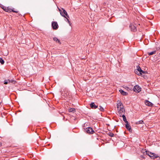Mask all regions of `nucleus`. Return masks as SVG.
Wrapping results in <instances>:
<instances>
[{
  "label": "nucleus",
  "instance_id": "1",
  "mask_svg": "<svg viewBox=\"0 0 160 160\" xmlns=\"http://www.w3.org/2000/svg\"><path fill=\"white\" fill-rule=\"evenodd\" d=\"M117 107L118 108V115L119 116L121 117L122 114H125V109L123 104L121 103L120 101L118 100L117 102Z\"/></svg>",
  "mask_w": 160,
  "mask_h": 160
},
{
  "label": "nucleus",
  "instance_id": "2",
  "mask_svg": "<svg viewBox=\"0 0 160 160\" xmlns=\"http://www.w3.org/2000/svg\"><path fill=\"white\" fill-rule=\"evenodd\" d=\"M146 154L149 156L152 159L156 158L158 156V155H156L155 153H152L149 151H146Z\"/></svg>",
  "mask_w": 160,
  "mask_h": 160
},
{
  "label": "nucleus",
  "instance_id": "3",
  "mask_svg": "<svg viewBox=\"0 0 160 160\" xmlns=\"http://www.w3.org/2000/svg\"><path fill=\"white\" fill-rule=\"evenodd\" d=\"M84 132L89 134H92L94 132L92 128L91 127L86 128H84Z\"/></svg>",
  "mask_w": 160,
  "mask_h": 160
},
{
  "label": "nucleus",
  "instance_id": "4",
  "mask_svg": "<svg viewBox=\"0 0 160 160\" xmlns=\"http://www.w3.org/2000/svg\"><path fill=\"white\" fill-rule=\"evenodd\" d=\"M52 26L53 29L57 30L58 28V25L57 22H52Z\"/></svg>",
  "mask_w": 160,
  "mask_h": 160
},
{
  "label": "nucleus",
  "instance_id": "5",
  "mask_svg": "<svg viewBox=\"0 0 160 160\" xmlns=\"http://www.w3.org/2000/svg\"><path fill=\"white\" fill-rule=\"evenodd\" d=\"M133 90L136 92H139L141 91V88L138 85H136L133 88Z\"/></svg>",
  "mask_w": 160,
  "mask_h": 160
},
{
  "label": "nucleus",
  "instance_id": "6",
  "mask_svg": "<svg viewBox=\"0 0 160 160\" xmlns=\"http://www.w3.org/2000/svg\"><path fill=\"white\" fill-rule=\"evenodd\" d=\"M62 9L63 10V12H62L61 10L60 9H59V10L60 12V14L62 16L65 17V18H66L65 15L67 14V12L63 9L62 8Z\"/></svg>",
  "mask_w": 160,
  "mask_h": 160
},
{
  "label": "nucleus",
  "instance_id": "7",
  "mask_svg": "<svg viewBox=\"0 0 160 160\" xmlns=\"http://www.w3.org/2000/svg\"><path fill=\"white\" fill-rule=\"evenodd\" d=\"M16 82L15 81H14L13 80H10L9 79L8 80H5L4 81V84H7L8 83H10V82H11L12 83H14Z\"/></svg>",
  "mask_w": 160,
  "mask_h": 160
},
{
  "label": "nucleus",
  "instance_id": "8",
  "mask_svg": "<svg viewBox=\"0 0 160 160\" xmlns=\"http://www.w3.org/2000/svg\"><path fill=\"white\" fill-rule=\"evenodd\" d=\"M130 28L132 31L133 32H135L136 31L137 29L136 27L132 25H130L129 26Z\"/></svg>",
  "mask_w": 160,
  "mask_h": 160
},
{
  "label": "nucleus",
  "instance_id": "9",
  "mask_svg": "<svg viewBox=\"0 0 160 160\" xmlns=\"http://www.w3.org/2000/svg\"><path fill=\"white\" fill-rule=\"evenodd\" d=\"M137 69H136V70L138 71V72H141V74H142V73H145V72L142 71L139 66H137Z\"/></svg>",
  "mask_w": 160,
  "mask_h": 160
},
{
  "label": "nucleus",
  "instance_id": "10",
  "mask_svg": "<svg viewBox=\"0 0 160 160\" xmlns=\"http://www.w3.org/2000/svg\"><path fill=\"white\" fill-rule=\"evenodd\" d=\"M90 106L92 109H96L98 108V106L96 105L94 102H92L90 104Z\"/></svg>",
  "mask_w": 160,
  "mask_h": 160
},
{
  "label": "nucleus",
  "instance_id": "11",
  "mask_svg": "<svg viewBox=\"0 0 160 160\" xmlns=\"http://www.w3.org/2000/svg\"><path fill=\"white\" fill-rule=\"evenodd\" d=\"M145 103L146 105L148 106L151 107L152 106V104L148 101H146Z\"/></svg>",
  "mask_w": 160,
  "mask_h": 160
},
{
  "label": "nucleus",
  "instance_id": "12",
  "mask_svg": "<svg viewBox=\"0 0 160 160\" xmlns=\"http://www.w3.org/2000/svg\"><path fill=\"white\" fill-rule=\"evenodd\" d=\"M126 128L129 131H130L131 130H132L131 129V127L130 126V125H129L128 122L126 123Z\"/></svg>",
  "mask_w": 160,
  "mask_h": 160
},
{
  "label": "nucleus",
  "instance_id": "13",
  "mask_svg": "<svg viewBox=\"0 0 160 160\" xmlns=\"http://www.w3.org/2000/svg\"><path fill=\"white\" fill-rule=\"evenodd\" d=\"M119 91L122 95L126 96L128 94V93L127 92H124L122 89L120 90Z\"/></svg>",
  "mask_w": 160,
  "mask_h": 160
},
{
  "label": "nucleus",
  "instance_id": "14",
  "mask_svg": "<svg viewBox=\"0 0 160 160\" xmlns=\"http://www.w3.org/2000/svg\"><path fill=\"white\" fill-rule=\"evenodd\" d=\"M121 117H122L123 118V120L126 123L127 122H128L125 116L124 115V114H122V115H121Z\"/></svg>",
  "mask_w": 160,
  "mask_h": 160
},
{
  "label": "nucleus",
  "instance_id": "15",
  "mask_svg": "<svg viewBox=\"0 0 160 160\" xmlns=\"http://www.w3.org/2000/svg\"><path fill=\"white\" fill-rule=\"evenodd\" d=\"M53 40L54 41H56V42H58L59 44H61V43L59 41L57 38L55 37L53 38Z\"/></svg>",
  "mask_w": 160,
  "mask_h": 160
},
{
  "label": "nucleus",
  "instance_id": "16",
  "mask_svg": "<svg viewBox=\"0 0 160 160\" xmlns=\"http://www.w3.org/2000/svg\"><path fill=\"white\" fill-rule=\"evenodd\" d=\"M4 11L6 12H11V9L10 8H9L8 7H6Z\"/></svg>",
  "mask_w": 160,
  "mask_h": 160
},
{
  "label": "nucleus",
  "instance_id": "17",
  "mask_svg": "<svg viewBox=\"0 0 160 160\" xmlns=\"http://www.w3.org/2000/svg\"><path fill=\"white\" fill-rule=\"evenodd\" d=\"M68 110L70 112H75V109L74 108H70L68 109Z\"/></svg>",
  "mask_w": 160,
  "mask_h": 160
},
{
  "label": "nucleus",
  "instance_id": "18",
  "mask_svg": "<svg viewBox=\"0 0 160 160\" xmlns=\"http://www.w3.org/2000/svg\"><path fill=\"white\" fill-rule=\"evenodd\" d=\"M108 134L109 136L111 137H113L114 136V134L113 133H112L111 132H109L108 133Z\"/></svg>",
  "mask_w": 160,
  "mask_h": 160
},
{
  "label": "nucleus",
  "instance_id": "19",
  "mask_svg": "<svg viewBox=\"0 0 160 160\" xmlns=\"http://www.w3.org/2000/svg\"><path fill=\"white\" fill-rule=\"evenodd\" d=\"M156 53V51H152V52H148V55L149 56H150V55H152V54H155Z\"/></svg>",
  "mask_w": 160,
  "mask_h": 160
},
{
  "label": "nucleus",
  "instance_id": "20",
  "mask_svg": "<svg viewBox=\"0 0 160 160\" xmlns=\"http://www.w3.org/2000/svg\"><path fill=\"white\" fill-rule=\"evenodd\" d=\"M135 72L136 74L137 75H142V74H141V72H138V71H137L136 70H135Z\"/></svg>",
  "mask_w": 160,
  "mask_h": 160
},
{
  "label": "nucleus",
  "instance_id": "21",
  "mask_svg": "<svg viewBox=\"0 0 160 160\" xmlns=\"http://www.w3.org/2000/svg\"><path fill=\"white\" fill-rule=\"evenodd\" d=\"M143 123V121L142 120H140L136 122L137 124H142Z\"/></svg>",
  "mask_w": 160,
  "mask_h": 160
},
{
  "label": "nucleus",
  "instance_id": "22",
  "mask_svg": "<svg viewBox=\"0 0 160 160\" xmlns=\"http://www.w3.org/2000/svg\"><path fill=\"white\" fill-rule=\"evenodd\" d=\"M0 62L2 64H4V61L2 58H0Z\"/></svg>",
  "mask_w": 160,
  "mask_h": 160
},
{
  "label": "nucleus",
  "instance_id": "23",
  "mask_svg": "<svg viewBox=\"0 0 160 160\" xmlns=\"http://www.w3.org/2000/svg\"><path fill=\"white\" fill-rule=\"evenodd\" d=\"M99 109L101 111H104V109L103 108L101 107V106H99Z\"/></svg>",
  "mask_w": 160,
  "mask_h": 160
},
{
  "label": "nucleus",
  "instance_id": "24",
  "mask_svg": "<svg viewBox=\"0 0 160 160\" xmlns=\"http://www.w3.org/2000/svg\"><path fill=\"white\" fill-rule=\"evenodd\" d=\"M1 7L2 8V9H3L4 10H5V8H6V7H5V6H2V7Z\"/></svg>",
  "mask_w": 160,
  "mask_h": 160
},
{
  "label": "nucleus",
  "instance_id": "25",
  "mask_svg": "<svg viewBox=\"0 0 160 160\" xmlns=\"http://www.w3.org/2000/svg\"><path fill=\"white\" fill-rule=\"evenodd\" d=\"M66 19H67V21L68 22V23L70 24V21H69V20L68 19V18H67L66 17Z\"/></svg>",
  "mask_w": 160,
  "mask_h": 160
},
{
  "label": "nucleus",
  "instance_id": "26",
  "mask_svg": "<svg viewBox=\"0 0 160 160\" xmlns=\"http://www.w3.org/2000/svg\"><path fill=\"white\" fill-rule=\"evenodd\" d=\"M18 12L17 11H15V10H13L11 9V12Z\"/></svg>",
  "mask_w": 160,
  "mask_h": 160
},
{
  "label": "nucleus",
  "instance_id": "27",
  "mask_svg": "<svg viewBox=\"0 0 160 160\" xmlns=\"http://www.w3.org/2000/svg\"><path fill=\"white\" fill-rule=\"evenodd\" d=\"M65 16H66V17L67 18H69V15L67 13V14H66L65 15Z\"/></svg>",
  "mask_w": 160,
  "mask_h": 160
},
{
  "label": "nucleus",
  "instance_id": "28",
  "mask_svg": "<svg viewBox=\"0 0 160 160\" xmlns=\"http://www.w3.org/2000/svg\"><path fill=\"white\" fill-rule=\"evenodd\" d=\"M126 88H127L128 90L129 89V88L127 87H126Z\"/></svg>",
  "mask_w": 160,
  "mask_h": 160
},
{
  "label": "nucleus",
  "instance_id": "29",
  "mask_svg": "<svg viewBox=\"0 0 160 160\" xmlns=\"http://www.w3.org/2000/svg\"><path fill=\"white\" fill-rule=\"evenodd\" d=\"M1 145H2V144L0 143V147H1Z\"/></svg>",
  "mask_w": 160,
  "mask_h": 160
},
{
  "label": "nucleus",
  "instance_id": "30",
  "mask_svg": "<svg viewBox=\"0 0 160 160\" xmlns=\"http://www.w3.org/2000/svg\"><path fill=\"white\" fill-rule=\"evenodd\" d=\"M1 104V102H0V105Z\"/></svg>",
  "mask_w": 160,
  "mask_h": 160
}]
</instances>
